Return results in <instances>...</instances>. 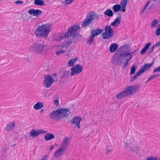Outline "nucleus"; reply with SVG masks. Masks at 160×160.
Segmentation results:
<instances>
[{"instance_id": "1", "label": "nucleus", "mask_w": 160, "mask_h": 160, "mask_svg": "<svg viewBox=\"0 0 160 160\" xmlns=\"http://www.w3.org/2000/svg\"><path fill=\"white\" fill-rule=\"evenodd\" d=\"M71 112L68 109H58L52 112L49 115L50 118L52 121H58L68 116Z\"/></svg>"}, {"instance_id": "2", "label": "nucleus", "mask_w": 160, "mask_h": 160, "mask_svg": "<svg viewBox=\"0 0 160 160\" xmlns=\"http://www.w3.org/2000/svg\"><path fill=\"white\" fill-rule=\"evenodd\" d=\"M139 87V86L138 85H132L126 87L123 91L116 95V98L117 99H121L129 95H132L138 90Z\"/></svg>"}, {"instance_id": "3", "label": "nucleus", "mask_w": 160, "mask_h": 160, "mask_svg": "<svg viewBox=\"0 0 160 160\" xmlns=\"http://www.w3.org/2000/svg\"><path fill=\"white\" fill-rule=\"evenodd\" d=\"M46 46L42 43L34 42L30 45L28 48L31 52H34L38 54H40L45 51Z\"/></svg>"}, {"instance_id": "4", "label": "nucleus", "mask_w": 160, "mask_h": 160, "mask_svg": "<svg viewBox=\"0 0 160 160\" xmlns=\"http://www.w3.org/2000/svg\"><path fill=\"white\" fill-rule=\"evenodd\" d=\"M50 31L49 25L46 24L38 27L36 28L35 33L36 35L38 37H46L49 33Z\"/></svg>"}, {"instance_id": "5", "label": "nucleus", "mask_w": 160, "mask_h": 160, "mask_svg": "<svg viewBox=\"0 0 160 160\" xmlns=\"http://www.w3.org/2000/svg\"><path fill=\"white\" fill-rule=\"evenodd\" d=\"M80 29V27L78 25H74L68 29L67 32L65 34V38L69 37L74 38L79 34V31Z\"/></svg>"}, {"instance_id": "6", "label": "nucleus", "mask_w": 160, "mask_h": 160, "mask_svg": "<svg viewBox=\"0 0 160 160\" xmlns=\"http://www.w3.org/2000/svg\"><path fill=\"white\" fill-rule=\"evenodd\" d=\"M99 18V15L95 14L94 12L88 14L81 24V26L83 28H86L90 24L91 22L95 19Z\"/></svg>"}, {"instance_id": "7", "label": "nucleus", "mask_w": 160, "mask_h": 160, "mask_svg": "<svg viewBox=\"0 0 160 160\" xmlns=\"http://www.w3.org/2000/svg\"><path fill=\"white\" fill-rule=\"evenodd\" d=\"M104 29L105 32L102 33V35L104 39H109L113 36L114 31L110 26H106Z\"/></svg>"}, {"instance_id": "8", "label": "nucleus", "mask_w": 160, "mask_h": 160, "mask_svg": "<svg viewBox=\"0 0 160 160\" xmlns=\"http://www.w3.org/2000/svg\"><path fill=\"white\" fill-rule=\"evenodd\" d=\"M103 29L99 28L92 30L91 32V35L87 40V43L89 45L92 44L94 41V37L101 33Z\"/></svg>"}, {"instance_id": "9", "label": "nucleus", "mask_w": 160, "mask_h": 160, "mask_svg": "<svg viewBox=\"0 0 160 160\" xmlns=\"http://www.w3.org/2000/svg\"><path fill=\"white\" fill-rule=\"evenodd\" d=\"M44 78L43 86L46 88H49L53 82L52 78L50 75L48 74L45 75Z\"/></svg>"}, {"instance_id": "10", "label": "nucleus", "mask_w": 160, "mask_h": 160, "mask_svg": "<svg viewBox=\"0 0 160 160\" xmlns=\"http://www.w3.org/2000/svg\"><path fill=\"white\" fill-rule=\"evenodd\" d=\"M82 68L80 65L78 64L73 66L71 69L72 71L71 72V75L73 76L75 75L78 74L82 71Z\"/></svg>"}, {"instance_id": "11", "label": "nucleus", "mask_w": 160, "mask_h": 160, "mask_svg": "<svg viewBox=\"0 0 160 160\" xmlns=\"http://www.w3.org/2000/svg\"><path fill=\"white\" fill-rule=\"evenodd\" d=\"M127 149L132 152L137 153L138 151L139 147L137 146L136 143L130 142L127 144L126 147Z\"/></svg>"}, {"instance_id": "12", "label": "nucleus", "mask_w": 160, "mask_h": 160, "mask_svg": "<svg viewBox=\"0 0 160 160\" xmlns=\"http://www.w3.org/2000/svg\"><path fill=\"white\" fill-rule=\"evenodd\" d=\"M82 118L79 116H75L70 120L71 123L77 126L78 129L80 128V123Z\"/></svg>"}, {"instance_id": "13", "label": "nucleus", "mask_w": 160, "mask_h": 160, "mask_svg": "<svg viewBox=\"0 0 160 160\" xmlns=\"http://www.w3.org/2000/svg\"><path fill=\"white\" fill-rule=\"evenodd\" d=\"M70 71H65L61 74L60 77V80L63 82L68 81L70 77Z\"/></svg>"}, {"instance_id": "14", "label": "nucleus", "mask_w": 160, "mask_h": 160, "mask_svg": "<svg viewBox=\"0 0 160 160\" xmlns=\"http://www.w3.org/2000/svg\"><path fill=\"white\" fill-rule=\"evenodd\" d=\"M16 123L14 121L8 123L5 129V130L7 131H9L14 129L15 128Z\"/></svg>"}, {"instance_id": "15", "label": "nucleus", "mask_w": 160, "mask_h": 160, "mask_svg": "<svg viewBox=\"0 0 160 160\" xmlns=\"http://www.w3.org/2000/svg\"><path fill=\"white\" fill-rule=\"evenodd\" d=\"M28 12L30 15L32 14L33 16H38L41 13L42 11L38 9L35 10L32 9L29 10Z\"/></svg>"}, {"instance_id": "16", "label": "nucleus", "mask_w": 160, "mask_h": 160, "mask_svg": "<svg viewBox=\"0 0 160 160\" xmlns=\"http://www.w3.org/2000/svg\"><path fill=\"white\" fill-rule=\"evenodd\" d=\"M121 16L120 14L117 17L111 24V25L114 27H116L121 22Z\"/></svg>"}, {"instance_id": "17", "label": "nucleus", "mask_w": 160, "mask_h": 160, "mask_svg": "<svg viewBox=\"0 0 160 160\" xmlns=\"http://www.w3.org/2000/svg\"><path fill=\"white\" fill-rule=\"evenodd\" d=\"M65 150L62 148L60 147L54 153V156L57 158H58L62 155V152Z\"/></svg>"}, {"instance_id": "18", "label": "nucleus", "mask_w": 160, "mask_h": 160, "mask_svg": "<svg viewBox=\"0 0 160 160\" xmlns=\"http://www.w3.org/2000/svg\"><path fill=\"white\" fill-rule=\"evenodd\" d=\"M69 143V139L68 138H66L63 140L62 144L61 147L62 148L65 150L66 147L68 145Z\"/></svg>"}, {"instance_id": "19", "label": "nucleus", "mask_w": 160, "mask_h": 160, "mask_svg": "<svg viewBox=\"0 0 160 160\" xmlns=\"http://www.w3.org/2000/svg\"><path fill=\"white\" fill-rule=\"evenodd\" d=\"M118 46L116 43H112L109 47V50L111 52H114L118 48Z\"/></svg>"}, {"instance_id": "20", "label": "nucleus", "mask_w": 160, "mask_h": 160, "mask_svg": "<svg viewBox=\"0 0 160 160\" xmlns=\"http://www.w3.org/2000/svg\"><path fill=\"white\" fill-rule=\"evenodd\" d=\"M44 138L46 141H48L54 138L55 137L53 134L47 133L45 134Z\"/></svg>"}, {"instance_id": "21", "label": "nucleus", "mask_w": 160, "mask_h": 160, "mask_svg": "<svg viewBox=\"0 0 160 160\" xmlns=\"http://www.w3.org/2000/svg\"><path fill=\"white\" fill-rule=\"evenodd\" d=\"M111 60L112 63L114 65L118 66L121 64L118 56L115 58H112Z\"/></svg>"}, {"instance_id": "22", "label": "nucleus", "mask_w": 160, "mask_h": 160, "mask_svg": "<svg viewBox=\"0 0 160 160\" xmlns=\"http://www.w3.org/2000/svg\"><path fill=\"white\" fill-rule=\"evenodd\" d=\"M43 106V103L42 102H38L33 106V108L36 110L41 109Z\"/></svg>"}, {"instance_id": "23", "label": "nucleus", "mask_w": 160, "mask_h": 160, "mask_svg": "<svg viewBox=\"0 0 160 160\" xmlns=\"http://www.w3.org/2000/svg\"><path fill=\"white\" fill-rule=\"evenodd\" d=\"M151 43L149 42L147 43L144 48L142 49L140 52V53L142 54H143L145 53L147 50L148 49L150 46L151 45Z\"/></svg>"}, {"instance_id": "24", "label": "nucleus", "mask_w": 160, "mask_h": 160, "mask_svg": "<svg viewBox=\"0 0 160 160\" xmlns=\"http://www.w3.org/2000/svg\"><path fill=\"white\" fill-rule=\"evenodd\" d=\"M30 135L32 137H35L39 135L38 131H35L34 129H32L30 132Z\"/></svg>"}, {"instance_id": "25", "label": "nucleus", "mask_w": 160, "mask_h": 160, "mask_svg": "<svg viewBox=\"0 0 160 160\" xmlns=\"http://www.w3.org/2000/svg\"><path fill=\"white\" fill-rule=\"evenodd\" d=\"M153 63L151 64H145L141 68L142 70L144 71V72L146 71L148 68H150L153 65Z\"/></svg>"}, {"instance_id": "26", "label": "nucleus", "mask_w": 160, "mask_h": 160, "mask_svg": "<svg viewBox=\"0 0 160 160\" xmlns=\"http://www.w3.org/2000/svg\"><path fill=\"white\" fill-rule=\"evenodd\" d=\"M121 5L119 4H117L113 6L112 8V9L113 10L114 12H116L118 11H120L121 9Z\"/></svg>"}, {"instance_id": "27", "label": "nucleus", "mask_w": 160, "mask_h": 160, "mask_svg": "<svg viewBox=\"0 0 160 160\" xmlns=\"http://www.w3.org/2000/svg\"><path fill=\"white\" fill-rule=\"evenodd\" d=\"M104 13L105 15L109 17H112L113 15V12L110 9L107 10L104 12Z\"/></svg>"}, {"instance_id": "28", "label": "nucleus", "mask_w": 160, "mask_h": 160, "mask_svg": "<svg viewBox=\"0 0 160 160\" xmlns=\"http://www.w3.org/2000/svg\"><path fill=\"white\" fill-rule=\"evenodd\" d=\"M53 40L57 41H60L63 38V37L61 35H55L53 36Z\"/></svg>"}, {"instance_id": "29", "label": "nucleus", "mask_w": 160, "mask_h": 160, "mask_svg": "<svg viewBox=\"0 0 160 160\" xmlns=\"http://www.w3.org/2000/svg\"><path fill=\"white\" fill-rule=\"evenodd\" d=\"M44 2L41 0H34V3L38 6H42L43 5Z\"/></svg>"}, {"instance_id": "30", "label": "nucleus", "mask_w": 160, "mask_h": 160, "mask_svg": "<svg viewBox=\"0 0 160 160\" xmlns=\"http://www.w3.org/2000/svg\"><path fill=\"white\" fill-rule=\"evenodd\" d=\"M77 58H73L69 60L68 64V65L71 66L73 65L75 62L77 61Z\"/></svg>"}, {"instance_id": "31", "label": "nucleus", "mask_w": 160, "mask_h": 160, "mask_svg": "<svg viewBox=\"0 0 160 160\" xmlns=\"http://www.w3.org/2000/svg\"><path fill=\"white\" fill-rule=\"evenodd\" d=\"M121 56H123L125 60H127L130 54L129 52H121Z\"/></svg>"}, {"instance_id": "32", "label": "nucleus", "mask_w": 160, "mask_h": 160, "mask_svg": "<svg viewBox=\"0 0 160 160\" xmlns=\"http://www.w3.org/2000/svg\"><path fill=\"white\" fill-rule=\"evenodd\" d=\"M118 57L121 64L123 63L124 62L125 60L123 58V56H121V53H120L119 55L118 56Z\"/></svg>"}, {"instance_id": "33", "label": "nucleus", "mask_w": 160, "mask_h": 160, "mask_svg": "<svg viewBox=\"0 0 160 160\" xmlns=\"http://www.w3.org/2000/svg\"><path fill=\"white\" fill-rule=\"evenodd\" d=\"M135 68L136 67L134 65L132 66L131 68L130 75H132L135 73Z\"/></svg>"}, {"instance_id": "34", "label": "nucleus", "mask_w": 160, "mask_h": 160, "mask_svg": "<svg viewBox=\"0 0 160 160\" xmlns=\"http://www.w3.org/2000/svg\"><path fill=\"white\" fill-rule=\"evenodd\" d=\"M127 1L128 0H122L120 5H121V6H126Z\"/></svg>"}, {"instance_id": "35", "label": "nucleus", "mask_w": 160, "mask_h": 160, "mask_svg": "<svg viewBox=\"0 0 160 160\" xmlns=\"http://www.w3.org/2000/svg\"><path fill=\"white\" fill-rule=\"evenodd\" d=\"M131 59V56L130 57H128V58L127 59L126 61L124 63V65H123V67L124 68H126V66H127V65L128 64V62Z\"/></svg>"}, {"instance_id": "36", "label": "nucleus", "mask_w": 160, "mask_h": 160, "mask_svg": "<svg viewBox=\"0 0 160 160\" xmlns=\"http://www.w3.org/2000/svg\"><path fill=\"white\" fill-rule=\"evenodd\" d=\"M144 72V71L142 70L141 68H140L139 70L135 74L136 76L138 77L140 75L142 74Z\"/></svg>"}, {"instance_id": "37", "label": "nucleus", "mask_w": 160, "mask_h": 160, "mask_svg": "<svg viewBox=\"0 0 160 160\" xmlns=\"http://www.w3.org/2000/svg\"><path fill=\"white\" fill-rule=\"evenodd\" d=\"M39 135L40 134H44L47 133L48 131L43 129L38 130Z\"/></svg>"}, {"instance_id": "38", "label": "nucleus", "mask_w": 160, "mask_h": 160, "mask_svg": "<svg viewBox=\"0 0 160 160\" xmlns=\"http://www.w3.org/2000/svg\"><path fill=\"white\" fill-rule=\"evenodd\" d=\"M154 49V47L152 46L149 48L147 52L148 55L150 54L152 52H153V50Z\"/></svg>"}, {"instance_id": "39", "label": "nucleus", "mask_w": 160, "mask_h": 160, "mask_svg": "<svg viewBox=\"0 0 160 160\" xmlns=\"http://www.w3.org/2000/svg\"><path fill=\"white\" fill-rule=\"evenodd\" d=\"M146 160H158L157 158L151 156L146 158Z\"/></svg>"}, {"instance_id": "40", "label": "nucleus", "mask_w": 160, "mask_h": 160, "mask_svg": "<svg viewBox=\"0 0 160 160\" xmlns=\"http://www.w3.org/2000/svg\"><path fill=\"white\" fill-rule=\"evenodd\" d=\"M155 35L157 36L160 35V27L156 30Z\"/></svg>"}, {"instance_id": "41", "label": "nucleus", "mask_w": 160, "mask_h": 160, "mask_svg": "<svg viewBox=\"0 0 160 160\" xmlns=\"http://www.w3.org/2000/svg\"><path fill=\"white\" fill-rule=\"evenodd\" d=\"M160 46V41L156 43L155 45L153 46L154 48H158Z\"/></svg>"}, {"instance_id": "42", "label": "nucleus", "mask_w": 160, "mask_h": 160, "mask_svg": "<svg viewBox=\"0 0 160 160\" xmlns=\"http://www.w3.org/2000/svg\"><path fill=\"white\" fill-rule=\"evenodd\" d=\"M150 1H149L148 2H147V3L144 6V8H143V9H142V13H143L145 10V9H146V8L148 6V5L150 3Z\"/></svg>"}, {"instance_id": "43", "label": "nucleus", "mask_w": 160, "mask_h": 160, "mask_svg": "<svg viewBox=\"0 0 160 160\" xmlns=\"http://www.w3.org/2000/svg\"><path fill=\"white\" fill-rule=\"evenodd\" d=\"M138 77L135 74L133 77H132L130 78V81L132 82L134 81Z\"/></svg>"}, {"instance_id": "44", "label": "nucleus", "mask_w": 160, "mask_h": 160, "mask_svg": "<svg viewBox=\"0 0 160 160\" xmlns=\"http://www.w3.org/2000/svg\"><path fill=\"white\" fill-rule=\"evenodd\" d=\"M159 72H160V66L156 68L153 71V72L154 73Z\"/></svg>"}, {"instance_id": "45", "label": "nucleus", "mask_w": 160, "mask_h": 160, "mask_svg": "<svg viewBox=\"0 0 160 160\" xmlns=\"http://www.w3.org/2000/svg\"><path fill=\"white\" fill-rule=\"evenodd\" d=\"M157 20L156 19H154L152 23L151 26L152 27H153L155 26H156V24L157 23Z\"/></svg>"}, {"instance_id": "46", "label": "nucleus", "mask_w": 160, "mask_h": 160, "mask_svg": "<svg viewBox=\"0 0 160 160\" xmlns=\"http://www.w3.org/2000/svg\"><path fill=\"white\" fill-rule=\"evenodd\" d=\"M74 0H65V2L67 4H69L72 2Z\"/></svg>"}, {"instance_id": "47", "label": "nucleus", "mask_w": 160, "mask_h": 160, "mask_svg": "<svg viewBox=\"0 0 160 160\" xmlns=\"http://www.w3.org/2000/svg\"><path fill=\"white\" fill-rule=\"evenodd\" d=\"M126 6H121V9L120 10L119 12L122 11L123 12H124L125 11V8Z\"/></svg>"}, {"instance_id": "48", "label": "nucleus", "mask_w": 160, "mask_h": 160, "mask_svg": "<svg viewBox=\"0 0 160 160\" xmlns=\"http://www.w3.org/2000/svg\"><path fill=\"white\" fill-rule=\"evenodd\" d=\"M15 3L16 4H22L23 3V2L20 0H18L15 2Z\"/></svg>"}, {"instance_id": "49", "label": "nucleus", "mask_w": 160, "mask_h": 160, "mask_svg": "<svg viewBox=\"0 0 160 160\" xmlns=\"http://www.w3.org/2000/svg\"><path fill=\"white\" fill-rule=\"evenodd\" d=\"M54 103L57 106H58V99H55L54 101Z\"/></svg>"}, {"instance_id": "50", "label": "nucleus", "mask_w": 160, "mask_h": 160, "mask_svg": "<svg viewBox=\"0 0 160 160\" xmlns=\"http://www.w3.org/2000/svg\"><path fill=\"white\" fill-rule=\"evenodd\" d=\"M136 51V50H135L134 51H133L131 52H129V53L130 54V55H129V57H130L131 56V58H132V54H133Z\"/></svg>"}, {"instance_id": "51", "label": "nucleus", "mask_w": 160, "mask_h": 160, "mask_svg": "<svg viewBox=\"0 0 160 160\" xmlns=\"http://www.w3.org/2000/svg\"><path fill=\"white\" fill-rule=\"evenodd\" d=\"M47 155H46L45 156L43 157V158L41 159L40 160H47Z\"/></svg>"}, {"instance_id": "52", "label": "nucleus", "mask_w": 160, "mask_h": 160, "mask_svg": "<svg viewBox=\"0 0 160 160\" xmlns=\"http://www.w3.org/2000/svg\"><path fill=\"white\" fill-rule=\"evenodd\" d=\"M159 76H160V75L159 74H157L154 75L152 76L151 77H152V78H155L157 77H159Z\"/></svg>"}, {"instance_id": "53", "label": "nucleus", "mask_w": 160, "mask_h": 160, "mask_svg": "<svg viewBox=\"0 0 160 160\" xmlns=\"http://www.w3.org/2000/svg\"><path fill=\"white\" fill-rule=\"evenodd\" d=\"M59 51L60 53H64L65 52V51L63 50H61Z\"/></svg>"}, {"instance_id": "54", "label": "nucleus", "mask_w": 160, "mask_h": 160, "mask_svg": "<svg viewBox=\"0 0 160 160\" xmlns=\"http://www.w3.org/2000/svg\"><path fill=\"white\" fill-rule=\"evenodd\" d=\"M152 78V77H150V78H148L147 81L146 82V83H147L150 81L151 80Z\"/></svg>"}, {"instance_id": "55", "label": "nucleus", "mask_w": 160, "mask_h": 160, "mask_svg": "<svg viewBox=\"0 0 160 160\" xmlns=\"http://www.w3.org/2000/svg\"><path fill=\"white\" fill-rule=\"evenodd\" d=\"M54 148V146L53 145H51L50 149H49V150H52Z\"/></svg>"}, {"instance_id": "56", "label": "nucleus", "mask_w": 160, "mask_h": 160, "mask_svg": "<svg viewBox=\"0 0 160 160\" xmlns=\"http://www.w3.org/2000/svg\"><path fill=\"white\" fill-rule=\"evenodd\" d=\"M56 54L57 55L59 56L60 54L61 53H60L59 51H57L56 52Z\"/></svg>"}, {"instance_id": "57", "label": "nucleus", "mask_w": 160, "mask_h": 160, "mask_svg": "<svg viewBox=\"0 0 160 160\" xmlns=\"http://www.w3.org/2000/svg\"><path fill=\"white\" fill-rule=\"evenodd\" d=\"M111 151L110 150H108L107 151V154H108L109 153H111Z\"/></svg>"}, {"instance_id": "58", "label": "nucleus", "mask_w": 160, "mask_h": 160, "mask_svg": "<svg viewBox=\"0 0 160 160\" xmlns=\"http://www.w3.org/2000/svg\"><path fill=\"white\" fill-rule=\"evenodd\" d=\"M57 74L56 73H54L52 74V76L55 77L57 76Z\"/></svg>"}, {"instance_id": "59", "label": "nucleus", "mask_w": 160, "mask_h": 160, "mask_svg": "<svg viewBox=\"0 0 160 160\" xmlns=\"http://www.w3.org/2000/svg\"><path fill=\"white\" fill-rule=\"evenodd\" d=\"M43 109H41L40 111V113H42V112H43Z\"/></svg>"}, {"instance_id": "60", "label": "nucleus", "mask_w": 160, "mask_h": 160, "mask_svg": "<svg viewBox=\"0 0 160 160\" xmlns=\"http://www.w3.org/2000/svg\"><path fill=\"white\" fill-rule=\"evenodd\" d=\"M15 144H14V145H12V146H15Z\"/></svg>"}]
</instances>
